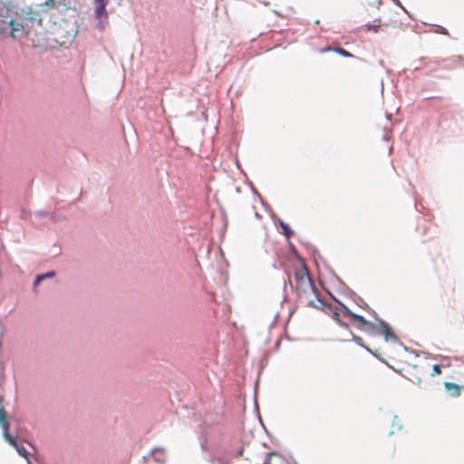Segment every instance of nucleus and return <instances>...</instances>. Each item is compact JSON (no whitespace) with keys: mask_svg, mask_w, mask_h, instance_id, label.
Listing matches in <instances>:
<instances>
[{"mask_svg":"<svg viewBox=\"0 0 464 464\" xmlns=\"http://www.w3.org/2000/svg\"><path fill=\"white\" fill-rule=\"evenodd\" d=\"M55 2L18 6L9 2L0 7V39L21 42L29 34V23L41 22L42 13L53 9Z\"/></svg>","mask_w":464,"mask_h":464,"instance_id":"f257e3e1","label":"nucleus"},{"mask_svg":"<svg viewBox=\"0 0 464 464\" xmlns=\"http://www.w3.org/2000/svg\"><path fill=\"white\" fill-rule=\"evenodd\" d=\"M290 284L295 288L298 303L304 306L320 308L324 306V300L309 276L307 268L300 264L295 267L293 278L289 277Z\"/></svg>","mask_w":464,"mask_h":464,"instance_id":"f03ea898","label":"nucleus"},{"mask_svg":"<svg viewBox=\"0 0 464 464\" xmlns=\"http://www.w3.org/2000/svg\"><path fill=\"white\" fill-rule=\"evenodd\" d=\"M367 332L376 334H382L384 336L386 341L396 342L398 340L396 334H393L389 324L382 320H377V323L370 322L369 329Z\"/></svg>","mask_w":464,"mask_h":464,"instance_id":"7ed1b4c3","label":"nucleus"},{"mask_svg":"<svg viewBox=\"0 0 464 464\" xmlns=\"http://www.w3.org/2000/svg\"><path fill=\"white\" fill-rule=\"evenodd\" d=\"M345 308H347L344 305H342L340 308L336 306H333L331 304H326L324 302V306L320 307L319 309L324 310L326 314H328L334 321L339 323L340 324L347 327L348 324L343 322V319L347 318V315L344 314Z\"/></svg>","mask_w":464,"mask_h":464,"instance_id":"20e7f679","label":"nucleus"},{"mask_svg":"<svg viewBox=\"0 0 464 464\" xmlns=\"http://www.w3.org/2000/svg\"><path fill=\"white\" fill-rule=\"evenodd\" d=\"M344 314L347 315V319H349L351 324H353L357 329L363 332L368 331L370 322L362 316L353 313L349 308H345Z\"/></svg>","mask_w":464,"mask_h":464,"instance_id":"39448f33","label":"nucleus"},{"mask_svg":"<svg viewBox=\"0 0 464 464\" xmlns=\"http://www.w3.org/2000/svg\"><path fill=\"white\" fill-rule=\"evenodd\" d=\"M444 386L447 390V392L452 395L453 397H458L460 394L461 387L458 384H455L453 382H446L444 383Z\"/></svg>","mask_w":464,"mask_h":464,"instance_id":"423d86ee","label":"nucleus"},{"mask_svg":"<svg viewBox=\"0 0 464 464\" xmlns=\"http://www.w3.org/2000/svg\"><path fill=\"white\" fill-rule=\"evenodd\" d=\"M95 16L99 20H102V17H107L104 2H99V5L95 9Z\"/></svg>","mask_w":464,"mask_h":464,"instance_id":"0eeeda50","label":"nucleus"},{"mask_svg":"<svg viewBox=\"0 0 464 464\" xmlns=\"http://www.w3.org/2000/svg\"><path fill=\"white\" fill-rule=\"evenodd\" d=\"M333 51L343 57H353V55L350 52L342 47H334Z\"/></svg>","mask_w":464,"mask_h":464,"instance_id":"6e6552de","label":"nucleus"},{"mask_svg":"<svg viewBox=\"0 0 464 464\" xmlns=\"http://www.w3.org/2000/svg\"><path fill=\"white\" fill-rule=\"evenodd\" d=\"M53 276H54V272H48L46 274L40 275V276H38L36 277L35 282H34V285L36 286L44 279L49 278V277H53Z\"/></svg>","mask_w":464,"mask_h":464,"instance_id":"1a4fd4ad","label":"nucleus"},{"mask_svg":"<svg viewBox=\"0 0 464 464\" xmlns=\"http://www.w3.org/2000/svg\"><path fill=\"white\" fill-rule=\"evenodd\" d=\"M13 446L16 449V450L18 451V453L21 456H23L24 458L27 457V451L24 446H19L16 442H15V445H13Z\"/></svg>","mask_w":464,"mask_h":464,"instance_id":"9d476101","label":"nucleus"},{"mask_svg":"<svg viewBox=\"0 0 464 464\" xmlns=\"http://www.w3.org/2000/svg\"><path fill=\"white\" fill-rule=\"evenodd\" d=\"M281 228L284 230V233L287 237L292 236L293 231L289 228L288 225L281 223Z\"/></svg>","mask_w":464,"mask_h":464,"instance_id":"9b49d317","label":"nucleus"},{"mask_svg":"<svg viewBox=\"0 0 464 464\" xmlns=\"http://www.w3.org/2000/svg\"><path fill=\"white\" fill-rule=\"evenodd\" d=\"M211 462L212 464H228L226 459L218 457H212Z\"/></svg>","mask_w":464,"mask_h":464,"instance_id":"f8f14e48","label":"nucleus"},{"mask_svg":"<svg viewBox=\"0 0 464 464\" xmlns=\"http://www.w3.org/2000/svg\"><path fill=\"white\" fill-rule=\"evenodd\" d=\"M440 373H441L440 366L439 364H434L433 368H432L431 375L435 376V375H438V374H440Z\"/></svg>","mask_w":464,"mask_h":464,"instance_id":"ddd939ff","label":"nucleus"},{"mask_svg":"<svg viewBox=\"0 0 464 464\" xmlns=\"http://www.w3.org/2000/svg\"><path fill=\"white\" fill-rule=\"evenodd\" d=\"M380 25H367V28L369 31L372 30L373 32H378V29L380 28Z\"/></svg>","mask_w":464,"mask_h":464,"instance_id":"4468645a","label":"nucleus"},{"mask_svg":"<svg viewBox=\"0 0 464 464\" xmlns=\"http://www.w3.org/2000/svg\"><path fill=\"white\" fill-rule=\"evenodd\" d=\"M353 340L361 346H362V339L359 336H353Z\"/></svg>","mask_w":464,"mask_h":464,"instance_id":"2eb2a0df","label":"nucleus"},{"mask_svg":"<svg viewBox=\"0 0 464 464\" xmlns=\"http://www.w3.org/2000/svg\"><path fill=\"white\" fill-rule=\"evenodd\" d=\"M333 49H334V48H332V47H329V46H328V47L323 48V49L321 50V52H322V53H325V52L333 51Z\"/></svg>","mask_w":464,"mask_h":464,"instance_id":"dca6fc26","label":"nucleus"},{"mask_svg":"<svg viewBox=\"0 0 464 464\" xmlns=\"http://www.w3.org/2000/svg\"><path fill=\"white\" fill-rule=\"evenodd\" d=\"M3 373H4V370H3V367L0 365V377L3 376Z\"/></svg>","mask_w":464,"mask_h":464,"instance_id":"f3484780","label":"nucleus"},{"mask_svg":"<svg viewBox=\"0 0 464 464\" xmlns=\"http://www.w3.org/2000/svg\"><path fill=\"white\" fill-rule=\"evenodd\" d=\"M441 33L444 34H448V32L445 29H443V31Z\"/></svg>","mask_w":464,"mask_h":464,"instance_id":"a211bd4d","label":"nucleus"},{"mask_svg":"<svg viewBox=\"0 0 464 464\" xmlns=\"http://www.w3.org/2000/svg\"><path fill=\"white\" fill-rule=\"evenodd\" d=\"M396 4H397L398 5H400V7H401V8H402V6L401 5V2H400V1H397V2H396Z\"/></svg>","mask_w":464,"mask_h":464,"instance_id":"6ab92c4d","label":"nucleus"}]
</instances>
